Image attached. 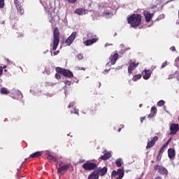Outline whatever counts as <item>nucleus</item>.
I'll use <instances>...</instances> for the list:
<instances>
[{"label": "nucleus", "mask_w": 179, "mask_h": 179, "mask_svg": "<svg viewBox=\"0 0 179 179\" xmlns=\"http://www.w3.org/2000/svg\"><path fill=\"white\" fill-rule=\"evenodd\" d=\"M127 22L131 25V27L136 29L142 23V15L140 14H131L127 18Z\"/></svg>", "instance_id": "nucleus-1"}, {"label": "nucleus", "mask_w": 179, "mask_h": 179, "mask_svg": "<svg viewBox=\"0 0 179 179\" xmlns=\"http://www.w3.org/2000/svg\"><path fill=\"white\" fill-rule=\"evenodd\" d=\"M87 37L89 39L83 41V44L87 47H89V45H92V44H94V43H97V41H99L97 35H94L92 32L88 33L87 34Z\"/></svg>", "instance_id": "nucleus-2"}, {"label": "nucleus", "mask_w": 179, "mask_h": 179, "mask_svg": "<svg viewBox=\"0 0 179 179\" xmlns=\"http://www.w3.org/2000/svg\"><path fill=\"white\" fill-rule=\"evenodd\" d=\"M58 44H59V29H58V27H55L53 31V51L57 50Z\"/></svg>", "instance_id": "nucleus-3"}, {"label": "nucleus", "mask_w": 179, "mask_h": 179, "mask_svg": "<svg viewBox=\"0 0 179 179\" xmlns=\"http://www.w3.org/2000/svg\"><path fill=\"white\" fill-rule=\"evenodd\" d=\"M82 167L85 171H92V170L97 169V164L91 161H87L82 165Z\"/></svg>", "instance_id": "nucleus-4"}, {"label": "nucleus", "mask_w": 179, "mask_h": 179, "mask_svg": "<svg viewBox=\"0 0 179 179\" xmlns=\"http://www.w3.org/2000/svg\"><path fill=\"white\" fill-rule=\"evenodd\" d=\"M56 72H57V73L63 75V76H65L66 78H73V73L68 69H62L61 67H57Z\"/></svg>", "instance_id": "nucleus-5"}, {"label": "nucleus", "mask_w": 179, "mask_h": 179, "mask_svg": "<svg viewBox=\"0 0 179 179\" xmlns=\"http://www.w3.org/2000/svg\"><path fill=\"white\" fill-rule=\"evenodd\" d=\"M154 169L155 171H158L159 174H161V176H169V171L167 169L161 165L155 166Z\"/></svg>", "instance_id": "nucleus-6"}, {"label": "nucleus", "mask_w": 179, "mask_h": 179, "mask_svg": "<svg viewBox=\"0 0 179 179\" xmlns=\"http://www.w3.org/2000/svg\"><path fill=\"white\" fill-rule=\"evenodd\" d=\"M139 66L138 62H132V60H130L129 62V66H128V73L129 75L132 74V71H135L136 68Z\"/></svg>", "instance_id": "nucleus-7"}, {"label": "nucleus", "mask_w": 179, "mask_h": 179, "mask_svg": "<svg viewBox=\"0 0 179 179\" xmlns=\"http://www.w3.org/2000/svg\"><path fill=\"white\" fill-rule=\"evenodd\" d=\"M157 141H159V137L157 136H154L152 138H151V140L148 139L147 142L146 149H150L153 148V146L156 145V142H157Z\"/></svg>", "instance_id": "nucleus-8"}, {"label": "nucleus", "mask_w": 179, "mask_h": 179, "mask_svg": "<svg viewBox=\"0 0 179 179\" xmlns=\"http://www.w3.org/2000/svg\"><path fill=\"white\" fill-rule=\"evenodd\" d=\"M78 33L76 31L73 32L70 36L65 41L66 45H71L73 43L74 40L76 38V35Z\"/></svg>", "instance_id": "nucleus-9"}, {"label": "nucleus", "mask_w": 179, "mask_h": 179, "mask_svg": "<svg viewBox=\"0 0 179 179\" xmlns=\"http://www.w3.org/2000/svg\"><path fill=\"white\" fill-rule=\"evenodd\" d=\"M69 167V164H64L63 166H61L57 169V174H60V176H64V174H65V173L68 171Z\"/></svg>", "instance_id": "nucleus-10"}, {"label": "nucleus", "mask_w": 179, "mask_h": 179, "mask_svg": "<svg viewBox=\"0 0 179 179\" xmlns=\"http://www.w3.org/2000/svg\"><path fill=\"white\" fill-rule=\"evenodd\" d=\"M178 130H179L178 124H177L176 123L171 124V127H170L169 135H176V134H177V132H178Z\"/></svg>", "instance_id": "nucleus-11"}, {"label": "nucleus", "mask_w": 179, "mask_h": 179, "mask_svg": "<svg viewBox=\"0 0 179 179\" xmlns=\"http://www.w3.org/2000/svg\"><path fill=\"white\" fill-rule=\"evenodd\" d=\"M143 15L145 19V22L147 23H149L150 22V20H152V18L153 17V16H155V13H150V11L144 10Z\"/></svg>", "instance_id": "nucleus-12"}, {"label": "nucleus", "mask_w": 179, "mask_h": 179, "mask_svg": "<svg viewBox=\"0 0 179 179\" xmlns=\"http://www.w3.org/2000/svg\"><path fill=\"white\" fill-rule=\"evenodd\" d=\"M94 172L97 174L99 176H101V177H103V176H106V173H107V167H103L102 169L101 168H96Z\"/></svg>", "instance_id": "nucleus-13"}, {"label": "nucleus", "mask_w": 179, "mask_h": 179, "mask_svg": "<svg viewBox=\"0 0 179 179\" xmlns=\"http://www.w3.org/2000/svg\"><path fill=\"white\" fill-rule=\"evenodd\" d=\"M88 12L89 10L82 8H77L74 10V13H76V15H78L79 16H82V15H87Z\"/></svg>", "instance_id": "nucleus-14"}, {"label": "nucleus", "mask_w": 179, "mask_h": 179, "mask_svg": "<svg viewBox=\"0 0 179 179\" xmlns=\"http://www.w3.org/2000/svg\"><path fill=\"white\" fill-rule=\"evenodd\" d=\"M46 158L52 164H58V160L54 156L51 155L50 154H48L46 156Z\"/></svg>", "instance_id": "nucleus-15"}, {"label": "nucleus", "mask_w": 179, "mask_h": 179, "mask_svg": "<svg viewBox=\"0 0 179 179\" xmlns=\"http://www.w3.org/2000/svg\"><path fill=\"white\" fill-rule=\"evenodd\" d=\"M111 157V152L105 150L103 152V155H101L99 159L101 160H108Z\"/></svg>", "instance_id": "nucleus-16"}, {"label": "nucleus", "mask_w": 179, "mask_h": 179, "mask_svg": "<svg viewBox=\"0 0 179 179\" xmlns=\"http://www.w3.org/2000/svg\"><path fill=\"white\" fill-rule=\"evenodd\" d=\"M109 59L112 65H114L117 62V59H118V53L115 52L113 55H110Z\"/></svg>", "instance_id": "nucleus-17"}, {"label": "nucleus", "mask_w": 179, "mask_h": 179, "mask_svg": "<svg viewBox=\"0 0 179 179\" xmlns=\"http://www.w3.org/2000/svg\"><path fill=\"white\" fill-rule=\"evenodd\" d=\"M168 156L169 159H174L176 157V150L173 148H169L168 150Z\"/></svg>", "instance_id": "nucleus-18"}, {"label": "nucleus", "mask_w": 179, "mask_h": 179, "mask_svg": "<svg viewBox=\"0 0 179 179\" xmlns=\"http://www.w3.org/2000/svg\"><path fill=\"white\" fill-rule=\"evenodd\" d=\"M151 75H152V71L145 70L144 75L143 76V79H145V80H148V79H149V78H150Z\"/></svg>", "instance_id": "nucleus-19"}, {"label": "nucleus", "mask_w": 179, "mask_h": 179, "mask_svg": "<svg viewBox=\"0 0 179 179\" xmlns=\"http://www.w3.org/2000/svg\"><path fill=\"white\" fill-rule=\"evenodd\" d=\"M156 113H157V109L155 106H152L150 110V114L148 115V117L153 118L156 115Z\"/></svg>", "instance_id": "nucleus-20"}, {"label": "nucleus", "mask_w": 179, "mask_h": 179, "mask_svg": "<svg viewBox=\"0 0 179 179\" xmlns=\"http://www.w3.org/2000/svg\"><path fill=\"white\" fill-rule=\"evenodd\" d=\"M43 155V153L40 151H37L31 155H29V157H31V159H36V157H40V156H41Z\"/></svg>", "instance_id": "nucleus-21"}, {"label": "nucleus", "mask_w": 179, "mask_h": 179, "mask_svg": "<svg viewBox=\"0 0 179 179\" xmlns=\"http://www.w3.org/2000/svg\"><path fill=\"white\" fill-rule=\"evenodd\" d=\"M23 97V94L22 92H16L14 94V97L13 99H15L16 100H20Z\"/></svg>", "instance_id": "nucleus-22"}, {"label": "nucleus", "mask_w": 179, "mask_h": 179, "mask_svg": "<svg viewBox=\"0 0 179 179\" xmlns=\"http://www.w3.org/2000/svg\"><path fill=\"white\" fill-rule=\"evenodd\" d=\"M88 179H99V175L96 172L93 171L88 176Z\"/></svg>", "instance_id": "nucleus-23"}, {"label": "nucleus", "mask_w": 179, "mask_h": 179, "mask_svg": "<svg viewBox=\"0 0 179 179\" xmlns=\"http://www.w3.org/2000/svg\"><path fill=\"white\" fill-rule=\"evenodd\" d=\"M117 176L119 177L117 179H122V177H124V169H117Z\"/></svg>", "instance_id": "nucleus-24"}, {"label": "nucleus", "mask_w": 179, "mask_h": 179, "mask_svg": "<svg viewBox=\"0 0 179 179\" xmlns=\"http://www.w3.org/2000/svg\"><path fill=\"white\" fill-rule=\"evenodd\" d=\"M1 94H9L10 92L8 91V88L2 87L0 90Z\"/></svg>", "instance_id": "nucleus-25"}, {"label": "nucleus", "mask_w": 179, "mask_h": 179, "mask_svg": "<svg viewBox=\"0 0 179 179\" xmlns=\"http://www.w3.org/2000/svg\"><path fill=\"white\" fill-rule=\"evenodd\" d=\"M14 5L16 9H18L19 8H22V4L20 3V1H19V0H14Z\"/></svg>", "instance_id": "nucleus-26"}, {"label": "nucleus", "mask_w": 179, "mask_h": 179, "mask_svg": "<svg viewBox=\"0 0 179 179\" xmlns=\"http://www.w3.org/2000/svg\"><path fill=\"white\" fill-rule=\"evenodd\" d=\"M141 78H142V75L141 74H137L133 76L132 78V80L134 82H136V80H139V79H141Z\"/></svg>", "instance_id": "nucleus-27"}, {"label": "nucleus", "mask_w": 179, "mask_h": 179, "mask_svg": "<svg viewBox=\"0 0 179 179\" xmlns=\"http://www.w3.org/2000/svg\"><path fill=\"white\" fill-rule=\"evenodd\" d=\"M115 164H116L117 167H121V166H122V159H117L115 161Z\"/></svg>", "instance_id": "nucleus-28"}, {"label": "nucleus", "mask_w": 179, "mask_h": 179, "mask_svg": "<svg viewBox=\"0 0 179 179\" xmlns=\"http://www.w3.org/2000/svg\"><path fill=\"white\" fill-rule=\"evenodd\" d=\"M17 13L21 15V16H22V15H24V10L23 9V7H20L19 8H17Z\"/></svg>", "instance_id": "nucleus-29"}, {"label": "nucleus", "mask_w": 179, "mask_h": 179, "mask_svg": "<svg viewBox=\"0 0 179 179\" xmlns=\"http://www.w3.org/2000/svg\"><path fill=\"white\" fill-rule=\"evenodd\" d=\"M165 148H167V146H166L164 144L162 146V148L159 149L158 155L160 156V155H162V153H163L164 152V149Z\"/></svg>", "instance_id": "nucleus-30"}, {"label": "nucleus", "mask_w": 179, "mask_h": 179, "mask_svg": "<svg viewBox=\"0 0 179 179\" xmlns=\"http://www.w3.org/2000/svg\"><path fill=\"white\" fill-rule=\"evenodd\" d=\"M103 16H106L107 17H108V16H111V15H113V13L106 10L103 11Z\"/></svg>", "instance_id": "nucleus-31"}, {"label": "nucleus", "mask_w": 179, "mask_h": 179, "mask_svg": "<svg viewBox=\"0 0 179 179\" xmlns=\"http://www.w3.org/2000/svg\"><path fill=\"white\" fill-rule=\"evenodd\" d=\"M157 106L158 107H162V106H164V100H160L157 102Z\"/></svg>", "instance_id": "nucleus-32"}, {"label": "nucleus", "mask_w": 179, "mask_h": 179, "mask_svg": "<svg viewBox=\"0 0 179 179\" xmlns=\"http://www.w3.org/2000/svg\"><path fill=\"white\" fill-rule=\"evenodd\" d=\"M5 6V0H0V8L3 9Z\"/></svg>", "instance_id": "nucleus-33"}, {"label": "nucleus", "mask_w": 179, "mask_h": 179, "mask_svg": "<svg viewBox=\"0 0 179 179\" xmlns=\"http://www.w3.org/2000/svg\"><path fill=\"white\" fill-rule=\"evenodd\" d=\"M117 176H118L117 171H113V172H112V177H115Z\"/></svg>", "instance_id": "nucleus-34"}, {"label": "nucleus", "mask_w": 179, "mask_h": 179, "mask_svg": "<svg viewBox=\"0 0 179 179\" xmlns=\"http://www.w3.org/2000/svg\"><path fill=\"white\" fill-rule=\"evenodd\" d=\"M64 83H65L66 86H71V81L69 80H65L64 81Z\"/></svg>", "instance_id": "nucleus-35"}, {"label": "nucleus", "mask_w": 179, "mask_h": 179, "mask_svg": "<svg viewBox=\"0 0 179 179\" xmlns=\"http://www.w3.org/2000/svg\"><path fill=\"white\" fill-rule=\"evenodd\" d=\"M145 120H146V116L140 117V121H141V124L143 122V121H145Z\"/></svg>", "instance_id": "nucleus-36"}, {"label": "nucleus", "mask_w": 179, "mask_h": 179, "mask_svg": "<svg viewBox=\"0 0 179 179\" xmlns=\"http://www.w3.org/2000/svg\"><path fill=\"white\" fill-rule=\"evenodd\" d=\"M78 71H86V69L85 67H77Z\"/></svg>", "instance_id": "nucleus-37"}, {"label": "nucleus", "mask_w": 179, "mask_h": 179, "mask_svg": "<svg viewBox=\"0 0 179 179\" xmlns=\"http://www.w3.org/2000/svg\"><path fill=\"white\" fill-rule=\"evenodd\" d=\"M73 106H75V102H71L68 106V108H71V107H73Z\"/></svg>", "instance_id": "nucleus-38"}, {"label": "nucleus", "mask_w": 179, "mask_h": 179, "mask_svg": "<svg viewBox=\"0 0 179 179\" xmlns=\"http://www.w3.org/2000/svg\"><path fill=\"white\" fill-rule=\"evenodd\" d=\"M77 58L78 59H83V55H78Z\"/></svg>", "instance_id": "nucleus-39"}, {"label": "nucleus", "mask_w": 179, "mask_h": 179, "mask_svg": "<svg viewBox=\"0 0 179 179\" xmlns=\"http://www.w3.org/2000/svg\"><path fill=\"white\" fill-rule=\"evenodd\" d=\"M165 66H167V61L164 62L162 64L161 68L163 69V68H165Z\"/></svg>", "instance_id": "nucleus-40"}, {"label": "nucleus", "mask_w": 179, "mask_h": 179, "mask_svg": "<svg viewBox=\"0 0 179 179\" xmlns=\"http://www.w3.org/2000/svg\"><path fill=\"white\" fill-rule=\"evenodd\" d=\"M56 79H61V75H59V73L55 74Z\"/></svg>", "instance_id": "nucleus-41"}, {"label": "nucleus", "mask_w": 179, "mask_h": 179, "mask_svg": "<svg viewBox=\"0 0 179 179\" xmlns=\"http://www.w3.org/2000/svg\"><path fill=\"white\" fill-rule=\"evenodd\" d=\"M69 1V3H75V2H76V1L78 0H66Z\"/></svg>", "instance_id": "nucleus-42"}, {"label": "nucleus", "mask_w": 179, "mask_h": 179, "mask_svg": "<svg viewBox=\"0 0 179 179\" xmlns=\"http://www.w3.org/2000/svg\"><path fill=\"white\" fill-rule=\"evenodd\" d=\"M170 142H171V139L168 140L167 142L166 143H164V145H165V146H168L169 143H170Z\"/></svg>", "instance_id": "nucleus-43"}, {"label": "nucleus", "mask_w": 179, "mask_h": 179, "mask_svg": "<svg viewBox=\"0 0 179 179\" xmlns=\"http://www.w3.org/2000/svg\"><path fill=\"white\" fill-rule=\"evenodd\" d=\"M170 50H172L173 52H174V51L176 50V47H174V46L171 47V48H170Z\"/></svg>", "instance_id": "nucleus-44"}, {"label": "nucleus", "mask_w": 179, "mask_h": 179, "mask_svg": "<svg viewBox=\"0 0 179 179\" xmlns=\"http://www.w3.org/2000/svg\"><path fill=\"white\" fill-rule=\"evenodd\" d=\"M85 159H80L78 163L79 164H82V163H85Z\"/></svg>", "instance_id": "nucleus-45"}, {"label": "nucleus", "mask_w": 179, "mask_h": 179, "mask_svg": "<svg viewBox=\"0 0 179 179\" xmlns=\"http://www.w3.org/2000/svg\"><path fill=\"white\" fill-rule=\"evenodd\" d=\"M58 54H59V50H57L53 52L54 55H58Z\"/></svg>", "instance_id": "nucleus-46"}, {"label": "nucleus", "mask_w": 179, "mask_h": 179, "mask_svg": "<svg viewBox=\"0 0 179 179\" xmlns=\"http://www.w3.org/2000/svg\"><path fill=\"white\" fill-rule=\"evenodd\" d=\"M2 72H3V68H2V66H0V75H2Z\"/></svg>", "instance_id": "nucleus-47"}, {"label": "nucleus", "mask_w": 179, "mask_h": 179, "mask_svg": "<svg viewBox=\"0 0 179 179\" xmlns=\"http://www.w3.org/2000/svg\"><path fill=\"white\" fill-rule=\"evenodd\" d=\"M155 179H163V178H162V176H157Z\"/></svg>", "instance_id": "nucleus-48"}, {"label": "nucleus", "mask_w": 179, "mask_h": 179, "mask_svg": "<svg viewBox=\"0 0 179 179\" xmlns=\"http://www.w3.org/2000/svg\"><path fill=\"white\" fill-rule=\"evenodd\" d=\"M74 114H78V115H79V110H75Z\"/></svg>", "instance_id": "nucleus-49"}, {"label": "nucleus", "mask_w": 179, "mask_h": 179, "mask_svg": "<svg viewBox=\"0 0 179 179\" xmlns=\"http://www.w3.org/2000/svg\"><path fill=\"white\" fill-rule=\"evenodd\" d=\"M59 166L61 167V166H62V162H59Z\"/></svg>", "instance_id": "nucleus-50"}, {"label": "nucleus", "mask_w": 179, "mask_h": 179, "mask_svg": "<svg viewBox=\"0 0 179 179\" xmlns=\"http://www.w3.org/2000/svg\"><path fill=\"white\" fill-rule=\"evenodd\" d=\"M118 132H121V128L118 129Z\"/></svg>", "instance_id": "nucleus-51"}, {"label": "nucleus", "mask_w": 179, "mask_h": 179, "mask_svg": "<svg viewBox=\"0 0 179 179\" xmlns=\"http://www.w3.org/2000/svg\"><path fill=\"white\" fill-rule=\"evenodd\" d=\"M139 107H142V104H140V105H139Z\"/></svg>", "instance_id": "nucleus-52"}, {"label": "nucleus", "mask_w": 179, "mask_h": 179, "mask_svg": "<svg viewBox=\"0 0 179 179\" xmlns=\"http://www.w3.org/2000/svg\"><path fill=\"white\" fill-rule=\"evenodd\" d=\"M3 68H6V66H4Z\"/></svg>", "instance_id": "nucleus-53"}, {"label": "nucleus", "mask_w": 179, "mask_h": 179, "mask_svg": "<svg viewBox=\"0 0 179 179\" xmlns=\"http://www.w3.org/2000/svg\"><path fill=\"white\" fill-rule=\"evenodd\" d=\"M178 61H179V59H178Z\"/></svg>", "instance_id": "nucleus-54"}]
</instances>
